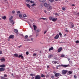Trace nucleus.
Wrapping results in <instances>:
<instances>
[{
	"label": "nucleus",
	"instance_id": "obj_33",
	"mask_svg": "<svg viewBox=\"0 0 79 79\" xmlns=\"http://www.w3.org/2000/svg\"><path fill=\"white\" fill-rule=\"evenodd\" d=\"M23 17H24L25 18H26V17H27V15H26V14H24L23 15Z\"/></svg>",
	"mask_w": 79,
	"mask_h": 79
},
{
	"label": "nucleus",
	"instance_id": "obj_27",
	"mask_svg": "<svg viewBox=\"0 0 79 79\" xmlns=\"http://www.w3.org/2000/svg\"><path fill=\"white\" fill-rule=\"evenodd\" d=\"M26 5L28 8H31V6L28 4H27Z\"/></svg>",
	"mask_w": 79,
	"mask_h": 79
},
{
	"label": "nucleus",
	"instance_id": "obj_10",
	"mask_svg": "<svg viewBox=\"0 0 79 79\" xmlns=\"http://www.w3.org/2000/svg\"><path fill=\"white\" fill-rule=\"evenodd\" d=\"M9 39H13L14 38V35H10L9 37Z\"/></svg>",
	"mask_w": 79,
	"mask_h": 79
},
{
	"label": "nucleus",
	"instance_id": "obj_24",
	"mask_svg": "<svg viewBox=\"0 0 79 79\" xmlns=\"http://www.w3.org/2000/svg\"><path fill=\"white\" fill-rule=\"evenodd\" d=\"M52 62V63H53V64H56V63H57V62H56V61H53Z\"/></svg>",
	"mask_w": 79,
	"mask_h": 79
},
{
	"label": "nucleus",
	"instance_id": "obj_2",
	"mask_svg": "<svg viewBox=\"0 0 79 79\" xmlns=\"http://www.w3.org/2000/svg\"><path fill=\"white\" fill-rule=\"evenodd\" d=\"M41 79V77L39 75H37L36 76H35V79Z\"/></svg>",
	"mask_w": 79,
	"mask_h": 79
},
{
	"label": "nucleus",
	"instance_id": "obj_21",
	"mask_svg": "<svg viewBox=\"0 0 79 79\" xmlns=\"http://www.w3.org/2000/svg\"><path fill=\"white\" fill-rule=\"evenodd\" d=\"M53 56L52 55H49L48 56V58H52V57H53Z\"/></svg>",
	"mask_w": 79,
	"mask_h": 79
},
{
	"label": "nucleus",
	"instance_id": "obj_34",
	"mask_svg": "<svg viewBox=\"0 0 79 79\" xmlns=\"http://www.w3.org/2000/svg\"><path fill=\"white\" fill-rule=\"evenodd\" d=\"M4 77H7V75H6V74H4Z\"/></svg>",
	"mask_w": 79,
	"mask_h": 79
},
{
	"label": "nucleus",
	"instance_id": "obj_52",
	"mask_svg": "<svg viewBox=\"0 0 79 79\" xmlns=\"http://www.w3.org/2000/svg\"><path fill=\"white\" fill-rule=\"evenodd\" d=\"M43 5V4H42V3H41L40 4V6H42Z\"/></svg>",
	"mask_w": 79,
	"mask_h": 79
},
{
	"label": "nucleus",
	"instance_id": "obj_57",
	"mask_svg": "<svg viewBox=\"0 0 79 79\" xmlns=\"http://www.w3.org/2000/svg\"><path fill=\"white\" fill-rule=\"evenodd\" d=\"M47 67L48 68H50V66H48V65L47 66Z\"/></svg>",
	"mask_w": 79,
	"mask_h": 79
},
{
	"label": "nucleus",
	"instance_id": "obj_39",
	"mask_svg": "<svg viewBox=\"0 0 79 79\" xmlns=\"http://www.w3.org/2000/svg\"><path fill=\"white\" fill-rule=\"evenodd\" d=\"M36 55H37V54H36V53H34L33 54V56H36Z\"/></svg>",
	"mask_w": 79,
	"mask_h": 79
},
{
	"label": "nucleus",
	"instance_id": "obj_49",
	"mask_svg": "<svg viewBox=\"0 0 79 79\" xmlns=\"http://www.w3.org/2000/svg\"><path fill=\"white\" fill-rule=\"evenodd\" d=\"M47 32V30H46V31H45L44 32V34H46V32Z\"/></svg>",
	"mask_w": 79,
	"mask_h": 79
},
{
	"label": "nucleus",
	"instance_id": "obj_55",
	"mask_svg": "<svg viewBox=\"0 0 79 79\" xmlns=\"http://www.w3.org/2000/svg\"><path fill=\"white\" fill-rule=\"evenodd\" d=\"M17 13H20V11H18Z\"/></svg>",
	"mask_w": 79,
	"mask_h": 79
},
{
	"label": "nucleus",
	"instance_id": "obj_62",
	"mask_svg": "<svg viewBox=\"0 0 79 79\" xmlns=\"http://www.w3.org/2000/svg\"><path fill=\"white\" fill-rule=\"evenodd\" d=\"M44 12H45V13H47V11H46V10H45Z\"/></svg>",
	"mask_w": 79,
	"mask_h": 79
},
{
	"label": "nucleus",
	"instance_id": "obj_41",
	"mask_svg": "<svg viewBox=\"0 0 79 79\" xmlns=\"http://www.w3.org/2000/svg\"><path fill=\"white\" fill-rule=\"evenodd\" d=\"M69 73L70 74H72V72L69 71Z\"/></svg>",
	"mask_w": 79,
	"mask_h": 79
},
{
	"label": "nucleus",
	"instance_id": "obj_51",
	"mask_svg": "<svg viewBox=\"0 0 79 79\" xmlns=\"http://www.w3.org/2000/svg\"><path fill=\"white\" fill-rule=\"evenodd\" d=\"M26 55H29V52H26Z\"/></svg>",
	"mask_w": 79,
	"mask_h": 79
},
{
	"label": "nucleus",
	"instance_id": "obj_53",
	"mask_svg": "<svg viewBox=\"0 0 79 79\" xmlns=\"http://www.w3.org/2000/svg\"><path fill=\"white\" fill-rule=\"evenodd\" d=\"M65 32H68V30H65Z\"/></svg>",
	"mask_w": 79,
	"mask_h": 79
},
{
	"label": "nucleus",
	"instance_id": "obj_37",
	"mask_svg": "<svg viewBox=\"0 0 79 79\" xmlns=\"http://www.w3.org/2000/svg\"><path fill=\"white\" fill-rule=\"evenodd\" d=\"M76 44H79V40H77L76 41Z\"/></svg>",
	"mask_w": 79,
	"mask_h": 79
},
{
	"label": "nucleus",
	"instance_id": "obj_12",
	"mask_svg": "<svg viewBox=\"0 0 79 79\" xmlns=\"http://www.w3.org/2000/svg\"><path fill=\"white\" fill-rule=\"evenodd\" d=\"M57 20V18H53L52 19V21H53L54 22H55V21H56Z\"/></svg>",
	"mask_w": 79,
	"mask_h": 79
},
{
	"label": "nucleus",
	"instance_id": "obj_40",
	"mask_svg": "<svg viewBox=\"0 0 79 79\" xmlns=\"http://www.w3.org/2000/svg\"><path fill=\"white\" fill-rule=\"evenodd\" d=\"M51 77L52 79H54V76H51Z\"/></svg>",
	"mask_w": 79,
	"mask_h": 79
},
{
	"label": "nucleus",
	"instance_id": "obj_48",
	"mask_svg": "<svg viewBox=\"0 0 79 79\" xmlns=\"http://www.w3.org/2000/svg\"><path fill=\"white\" fill-rule=\"evenodd\" d=\"M15 11L14 10H13L12 11V14H14V13H15Z\"/></svg>",
	"mask_w": 79,
	"mask_h": 79
},
{
	"label": "nucleus",
	"instance_id": "obj_4",
	"mask_svg": "<svg viewBox=\"0 0 79 79\" xmlns=\"http://www.w3.org/2000/svg\"><path fill=\"white\" fill-rule=\"evenodd\" d=\"M68 72V71L67 70H62V74L63 75L66 74L67 72Z\"/></svg>",
	"mask_w": 79,
	"mask_h": 79
},
{
	"label": "nucleus",
	"instance_id": "obj_11",
	"mask_svg": "<svg viewBox=\"0 0 79 79\" xmlns=\"http://www.w3.org/2000/svg\"><path fill=\"white\" fill-rule=\"evenodd\" d=\"M62 49H63V48H60L58 49L57 51L58 52H60L62 50Z\"/></svg>",
	"mask_w": 79,
	"mask_h": 79
},
{
	"label": "nucleus",
	"instance_id": "obj_59",
	"mask_svg": "<svg viewBox=\"0 0 79 79\" xmlns=\"http://www.w3.org/2000/svg\"><path fill=\"white\" fill-rule=\"evenodd\" d=\"M68 61H69L70 60V59L68 58Z\"/></svg>",
	"mask_w": 79,
	"mask_h": 79
},
{
	"label": "nucleus",
	"instance_id": "obj_9",
	"mask_svg": "<svg viewBox=\"0 0 79 79\" xmlns=\"http://www.w3.org/2000/svg\"><path fill=\"white\" fill-rule=\"evenodd\" d=\"M18 57L21 58V59H24V56L21 55H19Z\"/></svg>",
	"mask_w": 79,
	"mask_h": 79
},
{
	"label": "nucleus",
	"instance_id": "obj_30",
	"mask_svg": "<svg viewBox=\"0 0 79 79\" xmlns=\"http://www.w3.org/2000/svg\"><path fill=\"white\" fill-rule=\"evenodd\" d=\"M1 79H8L7 78H5V77H1Z\"/></svg>",
	"mask_w": 79,
	"mask_h": 79
},
{
	"label": "nucleus",
	"instance_id": "obj_1",
	"mask_svg": "<svg viewBox=\"0 0 79 79\" xmlns=\"http://www.w3.org/2000/svg\"><path fill=\"white\" fill-rule=\"evenodd\" d=\"M60 66H62V67H64V68L66 67H68L69 66V64L67 65H63V64H61V65H59L57 66V67H60Z\"/></svg>",
	"mask_w": 79,
	"mask_h": 79
},
{
	"label": "nucleus",
	"instance_id": "obj_56",
	"mask_svg": "<svg viewBox=\"0 0 79 79\" xmlns=\"http://www.w3.org/2000/svg\"><path fill=\"white\" fill-rule=\"evenodd\" d=\"M72 6H75V5H74V4H72Z\"/></svg>",
	"mask_w": 79,
	"mask_h": 79
},
{
	"label": "nucleus",
	"instance_id": "obj_61",
	"mask_svg": "<svg viewBox=\"0 0 79 79\" xmlns=\"http://www.w3.org/2000/svg\"><path fill=\"white\" fill-rule=\"evenodd\" d=\"M21 47V45H20V46H19V48H20V47Z\"/></svg>",
	"mask_w": 79,
	"mask_h": 79
},
{
	"label": "nucleus",
	"instance_id": "obj_14",
	"mask_svg": "<svg viewBox=\"0 0 79 79\" xmlns=\"http://www.w3.org/2000/svg\"><path fill=\"white\" fill-rule=\"evenodd\" d=\"M5 64H2L0 65V68H5Z\"/></svg>",
	"mask_w": 79,
	"mask_h": 79
},
{
	"label": "nucleus",
	"instance_id": "obj_44",
	"mask_svg": "<svg viewBox=\"0 0 79 79\" xmlns=\"http://www.w3.org/2000/svg\"><path fill=\"white\" fill-rule=\"evenodd\" d=\"M59 35H60V36H61L62 35V34L61 32H59Z\"/></svg>",
	"mask_w": 79,
	"mask_h": 79
},
{
	"label": "nucleus",
	"instance_id": "obj_18",
	"mask_svg": "<svg viewBox=\"0 0 79 79\" xmlns=\"http://www.w3.org/2000/svg\"><path fill=\"white\" fill-rule=\"evenodd\" d=\"M19 16L20 18H23V17L22 16V14H19Z\"/></svg>",
	"mask_w": 79,
	"mask_h": 79
},
{
	"label": "nucleus",
	"instance_id": "obj_43",
	"mask_svg": "<svg viewBox=\"0 0 79 79\" xmlns=\"http://www.w3.org/2000/svg\"><path fill=\"white\" fill-rule=\"evenodd\" d=\"M61 57H64V55L63 54H62L61 55Z\"/></svg>",
	"mask_w": 79,
	"mask_h": 79
},
{
	"label": "nucleus",
	"instance_id": "obj_58",
	"mask_svg": "<svg viewBox=\"0 0 79 79\" xmlns=\"http://www.w3.org/2000/svg\"><path fill=\"white\" fill-rule=\"evenodd\" d=\"M27 2H30V1H31V0H27Z\"/></svg>",
	"mask_w": 79,
	"mask_h": 79
},
{
	"label": "nucleus",
	"instance_id": "obj_46",
	"mask_svg": "<svg viewBox=\"0 0 79 79\" xmlns=\"http://www.w3.org/2000/svg\"><path fill=\"white\" fill-rule=\"evenodd\" d=\"M74 78H75V79H77V77L76 76V75H74Z\"/></svg>",
	"mask_w": 79,
	"mask_h": 79
},
{
	"label": "nucleus",
	"instance_id": "obj_64",
	"mask_svg": "<svg viewBox=\"0 0 79 79\" xmlns=\"http://www.w3.org/2000/svg\"><path fill=\"white\" fill-rule=\"evenodd\" d=\"M11 76H13V74H12L11 75Z\"/></svg>",
	"mask_w": 79,
	"mask_h": 79
},
{
	"label": "nucleus",
	"instance_id": "obj_17",
	"mask_svg": "<svg viewBox=\"0 0 79 79\" xmlns=\"http://www.w3.org/2000/svg\"><path fill=\"white\" fill-rule=\"evenodd\" d=\"M2 18L3 19H6V16H4L3 17H2Z\"/></svg>",
	"mask_w": 79,
	"mask_h": 79
},
{
	"label": "nucleus",
	"instance_id": "obj_35",
	"mask_svg": "<svg viewBox=\"0 0 79 79\" xmlns=\"http://www.w3.org/2000/svg\"><path fill=\"white\" fill-rule=\"evenodd\" d=\"M13 19V17L11 16L9 18V20L10 21L11 20V19Z\"/></svg>",
	"mask_w": 79,
	"mask_h": 79
},
{
	"label": "nucleus",
	"instance_id": "obj_29",
	"mask_svg": "<svg viewBox=\"0 0 79 79\" xmlns=\"http://www.w3.org/2000/svg\"><path fill=\"white\" fill-rule=\"evenodd\" d=\"M52 19L53 18L52 17H50L49 18V19H50V20H51V21H52Z\"/></svg>",
	"mask_w": 79,
	"mask_h": 79
},
{
	"label": "nucleus",
	"instance_id": "obj_13",
	"mask_svg": "<svg viewBox=\"0 0 79 79\" xmlns=\"http://www.w3.org/2000/svg\"><path fill=\"white\" fill-rule=\"evenodd\" d=\"M33 27L34 28V30L35 31L36 30V29H37V26H36L34 25H33Z\"/></svg>",
	"mask_w": 79,
	"mask_h": 79
},
{
	"label": "nucleus",
	"instance_id": "obj_20",
	"mask_svg": "<svg viewBox=\"0 0 79 79\" xmlns=\"http://www.w3.org/2000/svg\"><path fill=\"white\" fill-rule=\"evenodd\" d=\"M39 1L40 2H45L46 0H39Z\"/></svg>",
	"mask_w": 79,
	"mask_h": 79
},
{
	"label": "nucleus",
	"instance_id": "obj_26",
	"mask_svg": "<svg viewBox=\"0 0 79 79\" xmlns=\"http://www.w3.org/2000/svg\"><path fill=\"white\" fill-rule=\"evenodd\" d=\"M36 32H39V31H40V30H39V29H37V30H35Z\"/></svg>",
	"mask_w": 79,
	"mask_h": 79
},
{
	"label": "nucleus",
	"instance_id": "obj_32",
	"mask_svg": "<svg viewBox=\"0 0 79 79\" xmlns=\"http://www.w3.org/2000/svg\"><path fill=\"white\" fill-rule=\"evenodd\" d=\"M40 19H43V20H47V19L44 18H41Z\"/></svg>",
	"mask_w": 79,
	"mask_h": 79
},
{
	"label": "nucleus",
	"instance_id": "obj_19",
	"mask_svg": "<svg viewBox=\"0 0 79 79\" xmlns=\"http://www.w3.org/2000/svg\"><path fill=\"white\" fill-rule=\"evenodd\" d=\"M14 31L15 33H16L18 32V30H17V29H15L14 30Z\"/></svg>",
	"mask_w": 79,
	"mask_h": 79
},
{
	"label": "nucleus",
	"instance_id": "obj_36",
	"mask_svg": "<svg viewBox=\"0 0 79 79\" xmlns=\"http://www.w3.org/2000/svg\"><path fill=\"white\" fill-rule=\"evenodd\" d=\"M74 27V24H73V23H72V27H71V28H73V27Z\"/></svg>",
	"mask_w": 79,
	"mask_h": 79
},
{
	"label": "nucleus",
	"instance_id": "obj_25",
	"mask_svg": "<svg viewBox=\"0 0 79 79\" xmlns=\"http://www.w3.org/2000/svg\"><path fill=\"white\" fill-rule=\"evenodd\" d=\"M30 76H35V74H31Z\"/></svg>",
	"mask_w": 79,
	"mask_h": 79
},
{
	"label": "nucleus",
	"instance_id": "obj_54",
	"mask_svg": "<svg viewBox=\"0 0 79 79\" xmlns=\"http://www.w3.org/2000/svg\"><path fill=\"white\" fill-rule=\"evenodd\" d=\"M20 35H21V36H22V37H24V36L23 34H21Z\"/></svg>",
	"mask_w": 79,
	"mask_h": 79
},
{
	"label": "nucleus",
	"instance_id": "obj_5",
	"mask_svg": "<svg viewBox=\"0 0 79 79\" xmlns=\"http://www.w3.org/2000/svg\"><path fill=\"white\" fill-rule=\"evenodd\" d=\"M5 70V68H0V72H3Z\"/></svg>",
	"mask_w": 79,
	"mask_h": 79
},
{
	"label": "nucleus",
	"instance_id": "obj_15",
	"mask_svg": "<svg viewBox=\"0 0 79 79\" xmlns=\"http://www.w3.org/2000/svg\"><path fill=\"white\" fill-rule=\"evenodd\" d=\"M14 56L17 58L18 56V55L17 54H14Z\"/></svg>",
	"mask_w": 79,
	"mask_h": 79
},
{
	"label": "nucleus",
	"instance_id": "obj_42",
	"mask_svg": "<svg viewBox=\"0 0 79 79\" xmlns=\"http://www.w3.org/2000/svg\"><path fill=\"white\" fill-rule=\"evenodd\" d=\"M54 0H49V2H53Z\"/></svg>",
	"mask_w": 79,
	"mask_h": 79
},
{
	"label": "nucleus",
	"instance_id": "obj_16",
	"mask_svg": "<svg viewBox=\"0 0 79 79\" xmlns=\"http://www.w3.org/2000/svg\"><path fill=\"white\" fill-rule=\"evenodd\" d=\"M41 76L42 77H45V75H44L43 74H41Z\"/></svg>",
	"mask_w": 79,
	"mask_h": 79
},
{
	"label": "nucleus",
	"instance_id": "obj_8",
	"mask_svg": "<svg viewBox=\"0 0 79 79\" xmlns=\"http://www.w3.org/2000/svg\"><path fill=\"white\" fill-rule=\"evenodd\" d=\"M0 60H1V62H4L5 61V59L4 57H2V58L0 59Z\"/></svg>",
	"mask_w": 79,
	"mask_h": 79
},
{
	"label": "nucleus",
	"instance_id": "obj_7",
	"mask_svg": "<svg viewBox=\"0 0 79 79\" xmlns=\"http://www.w3.org/2000/svg\"><path fill=\"white\" fill-rule=\"evenodd\" d=\"M59 38V35L57 34L56 35V36L54 37V39H58Z\"/></svg>",
	"mask_w": 79,
	"mask_h": 79
},
{
	"label": "nucleus",
	"instance_id": "obj_23",
	"mask_svg": "<svg viewBox=\"0 0 79 79\" xmlns=\"http://www.w3.org/2000/svg\"><path fill=\"white\" fill-rule=\"evenodd\" d=\"M53 50V47H52L49 49V51H50V50Z\"/></svg>",
	"mask_w": 79,
	"mask_h": 79
},
{
	"label": "nucleus",
	"instance_id": "obj_63",
	"mask_svg": "<svg viewBox=\"0 0 79 79\" xmlns=\"http://www.w3.org/2000/svg\"><path fill=\"white\" fill-rule=\"evenodd\" d=\"M34 77H32V78H31V79H34Z\"/></svg>",
	"mask_w": 79,
	"mask_h": 79
},
{
	"label": "nucleus",
	"instance_id": "obj_31",
	"mask_svg": "<svg viewBox=\"0 0 79 79\" xmlns=\"http://www.w3.org/2000/svg\"><path fill=\"white\" fill-rule=\"evenodd\" d=\"M10 23H12V25H13V24H14V22L13 21V20H11Z\"/></svg>",
	"mask_w": 79,
	"mask_h": 79
},
{
	"label": "nucleus",
	"instance_id": "obj_60",
	"mask_svg": "<svg viewBox=\"0 0 79 79\" xmlns=\"http://www.w3.org/2000/svg\"><path fill=\"white\" fill-rule=\"evenodd\" d=\"M55 15H57V16H58V14H57V13H56V14H55Z\"/></svg>",
	"mask_w": 79,
	"mask_h": 79
},
{
	"label": "nucleus",
	"instance_id": "obj_6",
	"mask_svg": "<svg viewBox=\"0 0 79 79\" xmlns=\"http://www.w3.org/2000/svg\"><path fill=\"white\" fill-rule=\"evenodd\" d=\"M44 5L45 7H48L49 6V4H47V3L46 2H45L44 3Z\"/></svg>",
	"mask_w": 79,
	"mask_h": 79
},
{
	"label": "nucleus",
	"instance_id": "obj_47",
	"mask_svg": "<svg viewBox=\"0 0 79 79\" xmlns=\"http://www.w3.org/2000/svg\"><path fill=\"white\" fill-rule=\"evenodd\" d=\"M35 4L34 3V4H32L31 5V6H35Z\"/></svg>",
	"mask_w": 79,
	"mask_h": 79
},
{
	"label": "nucleus",
	"instance_id": "obj_38",
	"mask_svg": "<svg viewBox=\"0 0 79 79\" xmlns=\"http://www.w3.org/2000/svg\"><path fill=\"white\" fill-rule=\"evenodd\" d=\"M62 10L64 11H65V10H66V9H65V8H64V7L62 8Z\"/></svg>",
	"mask_w": 79,
	"mask_h": 79
},
{
	"label": "nucleus",
	"instance_id": "obj_50",
	"mask_svg": "<svg viewBox=\"0 0 79 79\" xmlns=\"http://www.w3.org/2000/svg\"><path fill=\"white\" fill-rule=\"evenodd\" d=\"M2 52L1 51H0V55H2Z\"/></svg>",
	"mask_w": 79,
	"mask_h": 79
},
{
	"label": "nucleus",
	"instance_id": "obj_22",
	"mask_svg": "<svg viewBox=\"0 0 79 79\" xmlns=\"http://www.w3.org/2000/svg\"><path fill=\"white\" fill-rule=\"evenodd\" d=\"M49 9V10H51V9H52V7L51 6H49V8H48V9Z\"/></svg>",
	"mask_w": 79,
	"mask_h": 79
},
{
	"label": "nucleus",
	"instance_id": "obj_3",
	"mask_svg": "<svg viewBox=\"0 0 79 79\" xmlns=\"http://www.w3.org/2000/svg\"><path fill=\"white\" fill-rule=\"evenodd\" d=\"M55 76L56 77H58L59 76H61V75L59 73H56L55 74Z\"/></svg>",
	"mask_w": 79,
	"mask_h": 79
},
{
	"label": "nucleus",
	"instance_id": "obj_45",
	"mask_svg": "<svg viewBox=\"0 0 79 79\" xmlns=\"http://www.w3.org/2000/svg\"><path fill=\"white\" fill-rule=\"evenodd\" d=\"M30 2L31 3H34V2L32 1H31Z\"/></svg>",
	"mask_w": 79,
	"mask_h": 79
},
{
	"label": "nucleus",
	"instance_id": "obj_28",
	"mask_svg": "<svg viewBox=\"0 0 79 79\" xmlns=\"http://www.w3.org/2000/svg\"><path fill=\"white\" fill-rule=\"evenodd\" d=\"M28 36L27 35H26L25 36V39H28Z\"/></svg>",
	"mask_w": 79,
	"mask_h": 79
}]
</instances>
